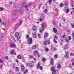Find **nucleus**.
Wrapping results in <instances>:
<instances>
[{
	"label": "nucleus",
	"mask_w": 74,
	"mask_h": 74,
	"mask_svg": "<svg viewBox=\"0 0 74 74\" xmlns=\"http://www.w3.org/2000/svg\"><path fill=\"white\" fill-rule=\"evenodd\" d=\"M51 42L49 40H45L43 41V44L44 45H47L48 44L49 45Z\"/></svg>",
	"instance_id": "1"
},
{
	"label": "nucleus",
	"mask_w": 74,
	"mask_h": 74,
	"mask_svg": "<svg viewBox=\"0 0 74 74\" xmlns=\"http://www.w3.org/2000/svg\"><path fill=\"white\" fill-rule=\"evenodd\" d=\"M42 27L43 28L42 29L40 28L39 29V31L40 32H42L44 30V24L42 23Z\"/></svg>",
	"instance_id": "2"
},
{
	"label": "nucleus",
	"mask_w": 74,
	"mask_h": 74,
	"mask_svg": "<svg viewBox=\"0 0 74 74\" xmlns=\"http://www.w3.org/2000/svg\"><path fill=\"white\" fill-rule=\"evenodd\" d=\"M40 64H41V63H40L39 62L38 63L37 66V69H40V70H42V66H40Z\"/></svg>",
	"instance_id": "3"
},
{
	"label": "nucleus",
	"mask_w": 74,
	"mask_h": 74,
	"mask_svg": "<svg viewBox=\"0 0 74 74\" xmlns=\"http://www.w3.org/2000/svg\"><path fill=\"white\" fill-rule=\"evenodd\" d=\"M32 39L31 38H30L27 40V42L28 44H31L32 43Z\"/></svg>",
	"instance_id": "4"
},
{
	"label": "nucleus",
	"mask_w": 74,
	"mask_h": 74,
	"mask_svg": "<svg viewBox=\"0 0 74 74\" xmlns=\"http://www.w3.org/2000/svg\"><path fill=\"white\" fill-rule=\"evenodd\" d=\"M34 55L35 56H36L37 55V56H38V51H35L34 52Z\"/></svg>",
	"instance_id": "5"
},
{
	"label": "nucleus",
	"mask_w": 74,
	"mask_h": 74,
	"mask_svg": "<svg viewBox=\"0 0 74 74\" xmlns=\"http://www.w3.org/2000/svg\"><path fill=\"white\" fill-rule=\"evenodd\" d=\"M65 54L66 55L64 56L65 58H68L69 56V52L67 51L65 52Z\"/></svg>",
	"instance_id": "6"
},
{
	"label": "nucleus",
	"mask_w": 74,
	"mask_h": 74,
	"mask_svg": "<svg viewBox=\"0 0 74 74\" xmlns=\"http://www.w3.org/2000/svg\"><path fill=\"white\" fill-rule=\"evenodd\" d=\"M16 47V45L15 44L13 43L11 44L9 47L11 48H13V47Z\"/></svg>",
	"instance_id": "7"
},
{
	"label": "nucleus",
	"mask_w": 74,
	"mask_h": 74,
	"mask_svg": "<svg viewBox=\"0 0 74 74\" xmlns=\"http://www.w3.org/2000/svg\"><path fill=\"white\" fill-rule=\"evenodd\" d=\"M45 35L44 36V37L45 38H46L48 36V33H46L44 34Z\"/></svg>",
	"instance_id": "8"
},
{
	"label": "nucleus",
	"mask_w": 74,
	"mask_h": 74,
	"mask_svg": "<svg viewBox=\"0 0 74 74\" xmlns=\"http://www.w3.org/2000/svg\"><path fill=\"white\" fill-rule=\"evenodd\" d=\"M25 70V67L23 65H22L21 66V70L22 71H23Z\"/></svg>",
	"instance_id": "9"
},
{
	"label": "nucleus",
	"mask_w": 74,
	"mask_h": 74,
	"mask_svg": "<svg viewBox=\"0 0 74 74\" xmlns=\"http://www.w3.org/2000/svg\"><path fill=\"white\" fill-rule=\"evenodd\" d=\"M51 71H56V70H55V69L54 66H51Z\"/></svg>",
	"instance_id": "10"
},
{
	"label": "nucleus",
	"mask_w": 74,
	"mask_h": 74,
	"mask_svg": "<svg viewBox=\"0 0 74 74\" xmlns=\"http://www.w3.org/2000/svg\"><path fill=\"white\" fill-rule=\"evenodd\" d=\"M53 32L55 33L57 32V30H56V28H53Z\"/></svg>",
	"instance_id": "11"
},
{
	"label": "nucleus",
	"mask_w": 74,
	"mask_h": 74,
	"mask_svg": "<svg viewBox=\"0 0 74 74\" xmlns=\"http://www.w3.org/2000/svg\"><path fill=\"white\" fill-rule=\"evenodd\" d=\"M33 37L34 38H36V32L33 33Z\"/></svg>",
	"instance_id": "12"
},
{
	"label": "nucleus",
	"mask_w": 74,
	"mask_h": 74,
	"mask_svg": "<svg viewBox=\"0 0 74 74\" xmlns=\"http://www.w3.org/2000/svg\"><path fill=\"white\" fill-rule=\"evenodd\" d=\"M19 36V34L18 32H16L15 34V36L16 37H18Z\"/></svg>",
	"instance_id": "13"
},
{
	"label": "nucleus",
	"mask_w": 74,
	"mask_h": 74,
	"mask_svg": "<svg viewBox=\"0 0 74 74\" xmlns=\"http://www.w3.org/2000/svg\"><path fill=\"white\" fill-rule=\"evenodd\" d=\"M17 58L18 59H22V57L20 55H18L17 56Z\"/></svg>",
	"instance_id": "14"
},
{
	"label": "nucleus",
	"mask_w": 74,
	"mask_h": 74,
	"mask_svg": "<svg viewBox=\"0 0 74 74\" xmlns=\"http://www.w3.org/2000/svg\"><path fill=\"white\" fill-rule=\"evenodd\" d=\"M27 66H31V67H33V66L31 65L30 63H27Z\"/></svg>",
	"instance_id": "15"
},
{
	"label": "nucleus",
	"mask_w": 74,
	"mask_h": 74,
	"mask_svg": "<svg viewBox=\"0 0 74 74\" xmlns=\"http://www.w3.org/2000/svg\"><path fill=\"white\" fill-rule=\"evenodd\" d=\"M32 49H34L36 48V45L33 46L32 47Z\"/></svg>",
	"instance_id": "16"
},
{
	"label": "nucleus",
	"mask_w": 74,
	"mask_h": 74,
	"mask_svg": "<svg viewBox=\"0 0 74 74\" xmlns=\"http://www.w3.org/2000/svg\"><path fill=\"white\" fill-rule=\"evenodd\" d=\"M51 64H53V59L52 58L51 59Z\"/></svg>",
	"instance_id": "17"
},
{
	"label": "nucleus",
	"mask_w": 74,
	"mask_h": 74,
	"mask_svg": "<svg viewBox=\"0 0 74 74\" xmlns=\"http://www.w3.org/2000/svg\"><path fill=\"white\" fill-rule=\"evenodd\" d=\"M68 47V45L67 44L65 45V46L64 47V49H67Z\"/></svg>",
	"instance_id": "18"
},
{
	"label": "nucleus",
	"mask_w": 74,
	"mask_h": 74,
	"mask_svg": "<svg viewBox=\"0 0 74 74\" xmlns=\"http://www.w3.org/2000/svg\"><path fill=\"white\" fill-rule=\"evenodd\" d=\"M35 27H34L32 29L33 31H34V32H35V31H36L37 30V29L35 28Z\"/></svg>",
	"instance_id": "19"
},
{
	"label": "nucleus",
	"mask_w": 74,
	"mask_h": 74,
	"mask_svg": "<svg viewBox=\"0 0 74 74\" xmlns=\"http://www.w3.org/2000/svg\"><path fill=\"white\" fill-rule=\"evenodd\" d=\"M29 35H27L26 36V38L27 40H29V39H30V38H29Z\"/></svg>",
	"instance_id": "20"
},
{
	"label": "nucleus",
	"mask_w": 74,
	"mask_h": 74,
	"mask_svg": "<svg viewBox=\"0 0 74 74\" xmlns=\"http://www.w3.org/2000/svg\"><path fill=\"white\" fill-rule=\"evenodd\" d=\"M15 64H16L15 63H13V66H12V69H14V68H15Z\"/></svg>",
	"instance_id": "21"
},
{
	"label": "nucleus",
	"mask_w": 74,
	"mask_h": 74,
	"mask_svg": "<svg viewBox=\"0 0 74 74\" xmlns=\"http://www.w3.org/2000/svg\"><path fill=\"white\" fill-rule=\"evenodd\" d=\"M16 70L17 71H19L20 70L19 68V67H17L16 68Z\"/></svg>",
	"instance_id": "22"
},
{
	"label": "nucleus",
	"mask_w": 74,
	"mask_h": 74,
	"mask_svg": "<svg viewBox=\"0 0 74 74\" xmlns=\"http://www.w3.org/2000/svg\"><path fill=\"white\" fill-rule=\"evenodd\" d=\"M45 50L46 52H48L49 51V48H45Z\"/></svg>",
	"instance_id": "23"
},
{
	"label": "nucleus",
	"mask_w": 74,
	"mask_h": 74,
	"mask_svg": "<svg viewBox=\"0 0 74 74\" xmlns=\"http://www.w3.org/2000/svg\"><path fill=\"white\" fill-rule=\"evenodd\" d=\"M14 52V50H11L10 52V54L12 55Z\"/></svg>",
	"instance_id": "24"
},
{
	"label": "nucleus",
	"mask_w": 74,
	"mask_h": 74,
	"mask_svg": "<svg viewBox=\"0 0 74 74\" xmlns=\"http://www.w3.org/2000/svg\"><path fill=\"white\" fill-rule=\"evenodd\" d=\"M22 21H20V23H19V24H18V26H21V25H22Z\"/></svg>",
	"instance_id": "25"
},
{
	"label": "nucleus",
	"mask_w": 74,
	"mask_h": 74,
	"mask_svg": "<svg viewBox=\"0 0 74 74\" xmlns=\"http://www.w3.org/2000/svg\"><path fill=\"white\" fill-rule=\"evenodd\" d=\"M2 25H4V26H6V24H5V23L3 22H2Z\"/></svg>",
	"instance_id": "26"
},
{
	"label": "nucleus",
	"mask_w": 74,
	"mask_h": 74,
	"mask_svg": "<svg viewBox=\"0 0 74 74\" xmlns=\"http://www.w3.org/2000/svg\"><path fill=\"white\" fill-rule=\"evenodd\" d=\"M68 39L69 40H71V37L70 36H69L68 37Z\"/></svg>",
	"instance_id": "27"
},
{
	"label": "nucleus",
	"mask_w": 74,
	"mask_h": 74,
	"mask_svg": "<svg viewBox=\"0 0 74 74\" xmlns=\"http://www.w3.org/2000/svg\"><path fill=\"white\" fill-rule=\"evenodd\" d=\"M72 36H73V40L74 41V33H73Z\"/></svg>",
	"instance_id": "28"
},
{
	"label": "nucleus",
	"mask_w": 74,
	"mask_h": 74,
	"mask_svg": "<svg viewBox=\"0 0 74 74\" xmlns=\"http://www.w3.org/2000/svg\"><path fill=\"white\" fill-rule=\"evenodd\" d=\"M58 69H60V68H61V66H60V64H59L58 65Z\"/></svg>",
	"instance_id": "29"
},
{
	"label": "nucleus",
	"mask_w": 74,
	"mask_h": 74,
	"mask_svg": "<svg viewBox=\"0 0 74 74\" xmlns=\"http://www.w3.org/2000/svg\"><path fill=\"white\" fill-rule=\"evenodd\" d=\"M65 11H66V13H68V12L70 11V10L69 9H67V10H66Z\"/></svg>",
	"instance_id": "30"
},
{
	"label": "nucleus",
	"mask_w": 74,
	"mask_h": 74,
	"mask_svg": "<svg viewBox=\"0 0 74 74\" xmlns=\"http://www.w3.org/2000/svg\"><path fill=\"white\" fill-rule=\"evenodd\" d=\"M52 74H56V71H53L52 73Z\"/></svg>",
	"instance_id": "31"
},
{
	"label": "nucleus",
	"mask_w": 74,
	"mask_h": 74,
	"mask_svg": "<svg viewBox=\"0 0 74 74\" xmlns=\"http://www.w3.org/2000/svg\"><path fill=\"white\" fill-rule=\"evenodd\" d=\"M53 50V51H57V49L56 47H54Z\"/></svg>",
	"instance_id": "32"
},
{
	"label": "nucleus",
	"mask_w": 74,
	"mask_h": 74,
	"mask_svg": "<svg viewBox=\"0 0 74 74\" xmlns=\"http://www.w3.org/2000/svg\"><path fill=\"white\" fill-rule=\"evenodd\" d=\"M47 11H48L47 9H45L44 10V12H45V13H47Z\"/></svg>",
	"instance_id": "33"
},
{
	"label": "nucleus",
	"mask_w": 74,
	"mask_h": 74,
	"mask_svg": "<svg viewBox=\"0 0 74 74\" xmlns=\"http://www.w3.org/2000/svg\"><path fill=\"white\" fill-rule=\"evenodd\" d=\"M54 37L55 38V39L56 40H57L58 39V37L56 36H54Z\"/></svg>",
	"instance_id": "34"
},
{
	"label": "nucleus",
	"mask_w": 74,
	"mask_h": 74,
	"mask_svg": "<svg viewBox=\"0 0 74 74\" xmlns=\"http://www.w3.org/2000/svg\"><path fill=\"white\" fill-rule=\"evenodd\" d=\"M64 8V10L65 11L66 10H67V9H68V8H67V6L65 7Z\"/></svg>",
	"instance_id": "35"
},
{
	"label": "nucleus",
	"mask_w": 74,
	"mask_h": 74,
	"mask_svg": "<svg viewBox=\"0 0 74 74\" xmlns=\"http://www.w3.org/2000/svg\"><path fill=\"white\" fill-rule=\"evenodd\" d=\"M3 10H4V8L1 7L0 8V11H3Z\"/></svg>",
	"instance_id": "36"
},
{
	"label": "nucleus",
	"mask_w": 74,
	"mask_h": 74,
	"mask_svg": "<svg viewBox=\"0 0 74 74\" xmlns=\"http://www.w3.org/2000/svg\"><path fill=\"white\" fill-rule=\"evenodd\" d=\"M5 58L6 59H7V60H8V57L7 56H6L5 57Z\"/></svg>",
	"instance_id": "37"
},
{
	"label": "nucleus",
	"mask_w": 74,
	"mask_h": 74,
	"mask_svg": "<svg viewBox=\"0 0 74 74\" xmlns=\"http://www.w3.org/2000/svg\"><path fill=\"white\" fill-rule=\"evenodd\" d=\"M45 60H46V59H45V58H42V60L43 62H45Z\"/></svg>",
	"instance_id": "38"
},
{
	"label": "nucleus",
	"mask_w": 74,
	"mask_h": 74,
	"mask_svg": "<svg viewBox=\"0 0 74 74\" xmlns=\"http://www.w3.org/2000/svg\"><path fill=\"white\" fill-rule=\"evenodd\" d=\"M14 13H15V14H17V13H18V10H15L14 11Z\"/></svg>",
	"instance_id": "39"
},
{
	"label": "nucleus",
	"mask_w": 74,
	"mask_h": 74,
	"mask_svg": "<svg viewBox=\"0 0 74 74\" xmlns=\"http://www.w3.org/2000/svg\"><path fill=\"white\" fill-rule=\"evenodd\" d=\"M13 41H14V42H16V40H15V38H13Z\"/></svg>",
	"instance_id": "40"
},
{
	"label": "nucleus",
	"mask_w": 74,
	"mask_h": 74,
	"mask_svg": "<svg viewBox=\"0 0 74 74\" xmlns=\"http://www.w3.org/2000/svg\"><path fill=\"white\" fill-rule=\"evenodd\" d=\"M38 38H41V36L40 35V34H38Z\"/></svg>",
	"instance_id": "41"
},
{
	"label": "nucleus",
	"mask_w": 74,
	"mask_h": 74,
	"mask_svg": "<svg viewBox=\"0 0 74 74\" xmlns=\"http://www.w3.org/2000/svg\"><path fill=\"white\" fill-rule=\"evenodd\" d=\"M63 3H61L60 4V7H63Z\"/></svg>",
	"instance_id": "42"
},
{
	"label": "nucleus",
	"mask_w": 74,
	"mask_h": 74,
	"mask_svg": "<svg viewBox=\"0 0 74 74\" xmlns=\"http://www.w3.org/2000/svg\"><path fill=\"white\" fill-rule=\"evenodd\" d=\"M52 0H50L49 1V4L51 3H52Z\"/></svg>",
	"instance_id": "43"
},
{
	"label": "nucleus",
	"mask_w": 74,
	"mask_h": 74,
	"mask_svg": "<svg viewBox=\"0 0 74 74\" xmlns=\"http://www.w3.org/2000/svg\"><path fill=\"white\" fill-rule=\"evenodd\" d=\"M27 71H28V70L27 69L24 72V74H25V73H27Z\"/></svg>",
	"instance_id": "44"
},
{
	"label": "nucleus",
	"mask_w": 74,
	"mask_h": 74,
	"mask_svg": "<svg viewBox=\"0 0 74 74\" xmlns=\"http://www.w3.org/2000/svg\"><path fill=\"white\" fill-rule=\"evenodd\" d=\"M73 53H71L70 54V55L71 56H73Z\"/></svg>",
	"instance_id": "45"
},
{
	"label": "nucleus",
	"mask_w": 74,
	"mask_h": 74,
	"mask_svg": "<svg viewBox=\"0 0 74 74\" xmlns=\"http://www.w3.org/2000/svg\"><path fill=\"white\" fill-rule=\"evenodd\" d=\"M71 25H72V27L73 28H74V24H72V23H71Z\"/></svg>",
	"instance_id": "46"
},
{
	"label": "nucleus",
	"mask_w": 74,
	"mask_h": 74,
	"mask_svg": "<svg viewBox=\"0 0 74 74\" xmlns=\"http://www.w3.org/2000/svg\"><path fill=\"white\" fill-rule=\"evenodd\" d=\"M57 57H58V55H55L54 56V58H57Z\"/></svg>",
	"instance_id": "47"
},
{
	"label": "nucleus",
	"mask_w": 74,
	"mask_h": 74,
	"mask_svg": "<svg viewBox=\"0 0 74 74\" xmlns=\"http://www.w3.org/2000/svg\"><path fill=\"white\" fill-rule=\"evenodd\" d=\"M29 56L30 58H31V59H32V58H33V57L32 56L29 55Z\"/></svg>",
	"instance_id": "48"
},
{
	"label": "nucleus",
	"mask_w": 74,
	"mask_h": 74,
	"mask_svg": "<svg viewBox=\"0 0 74 74\" xmlns=\"http://www.w3.org/2000/svg\"><path fill=\"white\" fill-rule=\"evenodd\" d=\"M3 62V60L1 59H0V63H2Z\"/></svg>",
	"instance_id": "49"
},
{
	"label": "nucleus",
	"mask_w": 74,
	"mask_h": 74,
	"mask_svg": "<svg viewBox=\"0 0 74 74\" xmlns=\"http://www.w3.org/2000/svg\"><path fill=\"white\" fill-rule=\"evenodd\" d=\"M9 3L10 4V5H11V4H12V2H9Z\"/></svg>",
	"instance_id": "50"
},
{
	"label": "nucleus",
	"mask_w": 74,
	"mask_h": 74,
	"mask_svg": "<svg viewBox=\"0 0 74 74\" xmlns=\"http://www.w3.org/2000/svg\"><path fill=\"white\" fill-rule=\"evenodd\" d=\"M34 58V61H36V58Z\"/></svg>",
	"instance_id": "51"
},
{
	"label": "nucleus",
	"mask_w": 74,
	"mask_h": 74,
	"mask_svg": "<svg viewBox=\"0 0 74 74\" xmlns=\"http://www.w3.org/2000/svg\"><path fill=\"white\" fill-rule=\"evenodd\" d=\"M59 27H62V25H61V24H60Z\"/></svg>",
	"instance_id": "52"
},
{
	"label": "nucleus",
	"mask_w": 74,
	"mask_h": 74,
	"mask_svg": "<svg viewBox=\"0 0 74 74\" xmlns=\"http://www.w3.org/2000/svg\"><path fill=\"white\" fill-rule=\"evenodd\" d=\"M32 63H35V62L34 61H32Z\"/></svg>",
	"instance_id": "53"
},
{
	"label": "nucleus",
	"mask_w": 74,
	"mask_h": 74,
	"mask_svg": "<svg viewBox=\"0 0 74 74\" xmlns=\"http://www.w3.org/2000/svg\"><path fill=\"white\" fill-rule=\"evenodd\" d=\"M25 8H27L28 7V6L27 5H25Z\"/></svg>",
	"instance_id": "54"
},
{
	"label": "nucleus",
	"mask_w": 74,
	"mask_h": 74,
	"mask_svg": "<svg viewBox=\"0 0 74 74\" xmlns=\"http://www.w3.org/2000/svg\"><path fill=\"white\" fill-rule=\"evenodd\" d=\"M14 55H16V53L14 52Z\"/></svg>",
	"instance_id": "55"
},
{
	"label": "nucleus",
	"mask_w": 74,
	"mask_h": 74,
	"mask_svg": "<svg viewBox=\"0 0 74 74\" xmlns=\"http://www.w3.org/2000/svg\"><path fill=\"white\" fill-rule=\"evenodd\" d=\"M29 4V5H31V4H32V2L30 3Z\"/></svg>",
	"instance_id": "56"
},
{
	"label": "nucleus",
	"mask_w": 74,
	"mask_h": 74,
	"mask_svg": "<svg viewBox=\"0 0 74 74\" xmlns=\"http://www.w3.org/2000/svg\"><path fill=\"white\" fill-rule=\"evenodd\" d=\"M72 62H74V59H72L71 60Z\"/></svg>",
	"instance_id": "57"
},
{
	"label": "nucleus",
	"mask_w": 74,
	"mask_h": 74,
	"mask_svg": "<svg viewBox=\"0 0 74 74\" xmlns=\"http://www.w3.org/2000/svg\"><path fill=\"white\" fill-rule=\"evenodd\" d=\"M42 19L41 18H40V21H42Z\"/></svg>",
	"instance_id": "58"
},
{
	"label": "nucleus",
	"mask_w": 74,
	"mask_h": 74,
	"mask_svg": "<svg viewBox=\"0 0 74 74\" xmlns=\"http://www.w3.org/2000/svg\"><path fill=\"white\" fill-rule=\"evenodd\" d=\"M72 64L73 65H74V62L72 63Z\"/></svg>",
	"instance_id": "59"
},
{
	"label": "nucleus",
	"mask_w": 74,
	"mask_h": 74,
	"mask_svg": "<svg viewBox=\"0 0 74 74\" xmlns=\"http://www.w3.org/2000/svg\"><path fill=\"white\" fill-rule=\"evenodd\" d=\"M64 37H65V35H64L62 36L63 38H64Z\"/></svg>",
	"instance_id": "60"
},
{
	"label": "nucleus",
	"mask_w": 74,
	"mask_h": 74,
	"mask_svg": "<svg viewBox=\"0 0 74 74\" xmlns=\"http://www.w3.org/2000/svg\"><path fill=\"white\" fill-rule=\"evenodd\" d=\"M69 40L68 39H66V41H67V42H69Z\"/></svg>",
	"instance_id": "61"
},
{
	"label": "nucleus",
	"mask_w": 74,
	"mask_h": 74,
	"mask_svg": "<svg viewBox=\"0 0 74 74\" xmlns=\"http://www.w3.org/2000/svg\"><path fill=\"white\" fill-rule=\"evenodd\" d=\"M16 62H18V60H16Z\"/></svg>",
	"instance_id": "62"
},
{
	"label": "nucleus",
	"mask_w": 74,
	"mask_h": 74,
	"mask_svg": "<svg viewBox=\"0 0 74 74\" xmlns=\"http://www.w3.org/2000/svg\"><path fill=\"white\" fill-rule=\"evenodd\" d=\"M67 33H70V31H67Z\"/></svg>",
	"instance_id": "63"
},
{
	"label": "nucleus",
	"mask_w": 74,
	"mask_h": 74,
	"mask_svg": "<svg viewBox=\"0 0 74 74\" xmlns=\"http://www.w3.org/2000/svg\"><path fill=\"white\" fill-rule=\"evenodd\" d=\"M55 43H57V42H58L56 41H55Z\"/></svg>",
	"instance_id": "64"
}]
</instances>
